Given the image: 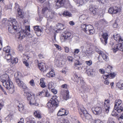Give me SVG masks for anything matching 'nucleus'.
<instances>
[{
	"label": "nucleus",
	"mask_w": 123,
	"mask_h": 123,
	"mask_svg": "<svg viewBox=\"0 0 123 123\" xmlns=\"http://www.w3.org/2000/svg\"><path fill=\"white\" fill-rule=\"evenodd\" d=\"M0 80L4 86L8 90L10 94L13 93L15 91L14 87L12 82L10 80L7 74H3L0 77Z\"/></svg>",
	"instance_id": "1"
},
{
	"label": "nucleus",
	"mask_w": 123,
	"mask_h": 123,
	"mask_svg": "<svg viewBox=\"0 0 123 123\" xmlns=\"http://www.w3.org/2000/svg\"><path fill=\"white\" fill-rule=\"evenodd\" d=\"M57 96H52L51 98L52 100H50L47 103L48 107L50 113H52L56 108L58 106L59 101L56 99Z\"/></svg>",
	"instance_id": "2"
},
{
	"label": "nucleus",
	"mask_w": 123,
	"mask_h": 123,
	"mask_svg": "<svg viewBox=\"0 0 123 123\" xmlns=\"http://www.w3.org/2000/svg\"><path fill=\"white\" fill-rule=\"evenodd\" d=\"M9 25L8 29L9 32L10 33H15L17 31V27L18 24L15 19L10 18L8 20Z\"/></svg>",
	"instance_id": "3"
},
{
	"label": "nucleus",
	"mask_w": 123,
	"mask_h": 123,
	"mask_svg": "<svg viewBox=\"0 0 123 123\" xmlns=\"http://www.w3.org/2000/svg\"><path fill=\"white\" fill-rule=\"evenodd\" d=\"M24 95L27 96V99L29 100L30 105H34L36 106L38 105L39 100H35L34 95H31L25 91H24Z\"/></svg>",
	"instance_id": "4"
},
{
	"label": "nucleus",
	"mask_w": 123,
	"mask_h": 123,
	"mask_svg": "<svg viewBox=\"0 0 123 123\" xmlns=\"http://www.w3.org/2000/svg\"><path fill=\"white\" fill-rule=\"evenodd\" d=\"M80 28L81 30L88 34L92 35L95 32V30L93 27L90 25L82 24Z\"/></svg>",
	"instance_id": "5"
},
{
	"label": "nucleus",
	"mask_w": 123,
	"mask_h": 123,
	"mask_svg": "<svg viewBox=\"0 0 123 123\" xmlns=\"http://www.w3.org/2000/svg\"><path fill=\"white\" fill-rule=\"evenodd\" d=\"M30 31V26H26L24 30L20 31L18 33L19 36L18 38L20 40H22L25 37L26 35H27L28 32Z\"/></svg>",
	"instance_id": "6"
},
{
	"label": "nucleus",
	"mask_w": 123,
	"mask_h": 123,
	"mask_svg": "<svg viewBox=\"0 0 123 123\" xmlns=\"http://www.w3.org/2000/svg\"><path fill=\"white\" fill-rule=\"evenodd\" d=\"M81 115L83 114L85 118L88 120H90L92 119V116L86 111L85 109L83 107H79L78 109Z\"/></svg>",
	"instance_id": "7"
},
{
	"label": "nucleus",
	"mask_w": 123,
	"mask_h": 123,
	"mask_svg": "<svg viewBox=\"0 0 123 123\" xmlns=\"http://www.w3.org/2000/svg\"><path fill=\"white\" fill-rule=\"evenodd\" d=\"M71 33L68 31H66L64 32L60 37V39L62 42H64L69 39L71 35Z\"/></svg>",
	"instance_id": "8"
},
{
	"label": "nucleus",
	"mask_w": 123,
	"mask_h": 123,
	"mask_svg": "<svg viewBox=\"0 0 123 123\" xmlns=\"http://www.w3.org/2000/svg\"><path fill=\"white\" fill-rule=\"evenodd\" d=\"M15 82L18 86L25 90H28V88L26 85L19 78H15Z\"/></svg>",
	"instance_id": "9"
},
{
	"label": "nucleus",
	"mask_w": 123,
	"mask_h": 123,
	"mask_svg": "<svg viewBox=\"0 0 123 123\" xmlns=\"http://www.w3.org/2000/svg\"><path fill=\"white\" fill-rule=\"evenodd\" d=\"M14 8L17 9L18 12V16H17V18H23L24 17L23 13L22 12V10L19 8V5L16 3L15 4Z\"/></svg>",
	"instance_id": "10"
},
{
	"label": "nucleus",
	"mask_w": 123,
	"mask_h": 123,
	"mask_svg": "<svg viewBox=\"0 0 123 123\" xmlns=\"http://www.w3.org/2000/svg\"><path fill=\"white\" fill-rule=\"evenodd\" d=\"M56 5L57 6L56 8H59L64 6V5L68 2V0H56Z\"/></svg>",
	"instance_id": "11"
},
{
	"label": "nucleus",
	"mask_w": 123,
	"mask_h": 123,
	"mask_svg": "<svg viewBox=\"0 0 123 123\" xmlns=\"http://www.w3.org/2000/svg\"><path fill=\"white\" fill-rule=\"evenodd\" d=\"M38 67L41 71L44 73L46 72L48 70V67H46L45 64L42 62L38 64Z\"/></svg>",
	"instance_id": "12"
},
{
	"label": "nucleus",
	"mask_w": 123,
	"mask_h": 123,
	"mask_svg": "<svg viewBox=\"0 0 123 123\" xmlns=\"http://www.w3.org/2000/svg\"><path fill=\"white\" fill-rule=\"evenodd\" d=\"M89 11L91 14L95 15L98 14V8L93 6H90L89 7Z\"/></svg>",
	"instance_id": "13"
},
{
	"label": "nucleus",
	"mask_w": 123,
	"mask_h": 123,
	"mask_svg": "<svg viewBox=\"0 0 123 123\" xmlns=\"http://www.w3.org/2000/svg\"><path fill=\"white\" fill-rule=\"evenodd\" d=\"M120 10V8L118 7L115 6L112 7H111L109 9L108 12L111 14H116Z\"/></svg>",
	"instance_id": "14"
},
{
	"label": "nucleus",
	"mask_w": 123,
	"mask_h": 123,
	"mask_svg": "<svg viewBox=\"0 0 123 123\" xmlns=\"http://www.w3.org/2000/svg\"><path fill=\"white\" fill-rule=\"evenodd\" d=\"M34 30L36 35L38 36H40L42 32V29L39 26L37 25L34 26Z\"/></svg>",
	"instance_id": "15"
},
{
	"label": "nucleus",
	"mask_w": 123,
	"mask_h": 123,
	"mask_svg": "<svg viewBox=\"0 0 123 123\" xmlns=\"http://www.w3.org/2000/svg\"><path fill=\"white\" fill-rule=\"evenodd\" d=\"M105 102L104 104V106L105 108V111L106 113H108L110 109V101L107 100H105Z\"/></svg>",
	"instance_id": "16"
},
{
	"label": "nucleus",
	"mask_w": 123,
	"mask_h": 123,
	"mask_svg": "<svg viewBox=\"0 0 123 123\" xmlns=\"http://www.w3.org/2000/svg\"><path fill=\"white\" fill-rule=\"evenodd\" d=\"M103 38H100V40L102 43L105 45L107 43L108 35L106 33H103L102 35Z\"/></svg>",
	"instance_id": "17"
},
{
	"label": "nucleus",
	"mask_w": 123,
	"mask_h": 123,
	"mask_svg": "<svg viewBox=\"0 0 123 123\" xmlns=\"http://www.w3.org/2000/svg\"><path fill=\"white\" fill-rule=\"evenodd\" d=\"M92 111L94 114L95 115H99L101 113L102 109L101 107H96L94 108H92Z\"/></svg>",
	"instance_id": "18"
},
{
	"label": "nucleus",
	"mask_w": 123,
	"mask_h": 123,
	"mask_svg": "<svg viewBox=\"0 0 123 123\" xmlns=\"http://www.w3.org/2000/svg\"><path fill=\"white\" fill-rule=\"evenodd\" d=\"M118 50L123 51V49L122 44L121 43L117 44L113 49V50L114 53H115Z\"/></svg>",
	"instance_id": "19"
},
{
	"label": "nucleus",
	"mask_w": 123,
	"mask_h": 123,
	"mask_svg": "<svg viewBox=\"0 0 123 123\" xmlns=\"http://www.w3.org/2000/svg\"><path fill=\"white\" fill-rule=\"evenodd\" d=\"M4 59H6L7 61L11 60L12 58V54L10 52L6 53L4 57Z\"/></svg>",
	"instance_id": "20"
},
{
	"label": "nucleus",
	"mask_w": 123,
	"mask_h": 123,
	"mask_svg": "<svg viewBox=\"0 0 123 123\" xmlns=\"http://www.w3.org/2000/svg\"><path fill=\"white\" fill-rule=\"evenodd\" d=\"M115 110L118 113H120L121 112L123 111V106L121 105L120 106H118L116 108H114Z\"/></svg>",
	"instance_id": "21"
},
{
	"label": "nucleus",
	"mask_w": 123,
	"mask_h": 123,
	"mask_svg": "<svg viewBox=\"0 0 123 123\" xmlns=\"http://www.w3.org/2000/svg\"><path fill=\"white\" fill-rule=\"evenodd\" d=\"M65 110L64 109H61L58 112L57 115L58 116H64V112Z\"/></svg>",
	"instance_id": "22"
},
{
	"label": "nucleus",
	"mask_w": 123,
	"mask_h": 123,
	"mask_svg": "<svg viewBox=\"0 0 123 123\" xmlns=\"http://www.w3.org/2000/svg\"><path fill=\"white\" fill-rule=\"evenodd\" d=\"M122 103L120 99L116 100L115 101V105L114 107V108H116V107L119 106Z\"/></svg>",
	"instance_id": "23"
},
{
	"label": "nucleus",
	"mask_w": 123,
	"mask_h": 123,
	"mask_svg": "<svg viewBox=\"0 0 123 123\" xmlns=\"http://www.w3.org/2000/svg\"><path fill=\"white\" fill-rule=\"evenodd\" d=\"M10 61L11 62V65H14L18 62V59L16 58H14L13 59L12 58Z\"/></svg>",
	"instance_id": "24"
},
{
	"label": "nucleus",
	"mask_w": 123,
	"mask_h": 123,
	"mask_svg": "<svg viewBox=\"0 0 123 123\" xmlns=\"http://www.w3.org/2000/svg\"><path fill=\"white\" fill-rule=\"evenodd\" d=\"M78 78L79 80L78 81H76V82L78 83L80 81V83H79V84L80 85H81V86L82 85H85V83L84 81L83 80V79L82 78H80V77H79Z\"/></svg>",
	"instance_id": "25"
},
{
	"label": "nucleus",
	"mask_w": 123,
	"mask_h": 123,
	"mask_svg": "<svg viewBox=\"0 0 123 123\" xmlns=\"http://www.w3.org/2000/svg\"><path fill=\"white\" fill-rule=\"evenodd\" d=\"M101 56L103 59L105 61H107L108 60L109 58L108 56L105 53L102 52V54L100 55Z\"/></svg>",
	"instance_id": "26"
},
{
	"label": "nucleus",
	"mask_w": 123,
	"mask_h": 123,
	"mask_svg": "<svg viewBox=\"0 0 123 123\" xmlns=\"http://www.w3.org/2000/svg\"><path fill=\"white\" fill-rule=\"evenodd\" d=\"M116 75L115 73H111L109 74H108L106 75H105V77H107V78H113Z\"/></svg>",
	"instance_id": "27"
},
{
	"label": "nucleus",
	"mask_w": 123,
	"mask_h": 123,
	"mask_svg": "<svg viewBox=\"0 0 123 123\" xmlns=\"http://www.w3.org/2000/svg\"><path fill=\"white\" fill-rule=\"evenodd\" d=\"M44 79L43 78H41L40 79V82L39 83L41 87L44 88L46 86L45 85V82L44 81Z\"/></svg>",
	"instance_id": "28"
},
{
	"label": "nucleus",
	"mask_w": 123,
	"mask_h": 123,
	"mask_svg": "<svg viewBox=\"0 0 123 123\" xmlns=\"http://www.w3.org/2000/svg\"><path fill=\"white\" fill-rule=\"evenodd\" d=\"M117 86L121 89H123V83L122 82V81H120L117 83Z\"/></svg>",
	"instance_id": "29"
},
{
	"label": "nucleus",
	"mask_w": 123,
	"mask_h": 123,
	"mask_svg": "<svg viewBox=\"0 0 123 123\" xmlns=\"http://www.w3.org/2000/svg\"><path fill=\"white\" fill-rule=\"evenodd\" d=\"M113 36V38L116 41H117L118 40H119L120 36L119 34L115 33L114 35Z\"/></svg>",
	"instance_id": "30"
},
{
	"label": "nucleus",
	"mask_w": 123,
	"mask_h": 123,
	"mask_svg": "<svg viewBox=\"0 0 123 123\" xmlns=\"http://www.w3.org/2000/svg\"><path fill=\"white\" fill-rule=\"evenodd\" d=\"M62 15L64 16H68L69 17L72 16V14L67 11H64Z\"/></svg>",
	"instance_id": "31"
},
{
	"label": "nucleus",
	"mask_w": 123,
	"mask_h": 123,
	"mask_svg": "<svg viewBox=\"0 0 123 123\" xmlns=\"http://www.w3.org/2000/svg\"><path fill=\"white\" fill-rule=\"evenodd\" d=\"M69 92L68 90H66L65 93V96H64V98L66 100L68 99L69 98Z\"/></svg>",
	"instance_id": "32"
},
{
	"label": "nucleus",
	"mask_w": 123,
	"mask_h": 123,
	"mask_svg": "<svg viewBox=\"0 0 123 123\" xmlns=\"http://www.w3.org/2000/svg\"><path fill=\"white\" fill-rule=\"evenodd\" d=\"M55 75L54 73L52 71H50L46 74V76L48 77H52Z\"/></svg>",
	"instance_id": "33"
},
{
	"label": "nucleus",
	"mask_w": 123,
	"mask_h": 123,
	"mask_svg": "<svg viewBox=\"0 0 123 123\" xmlns=\"http://www.w3.org/2000/svg\"><path fill=\"white\" fill-rule=\"evenodd\" d=\"M10 47L9 46H7L4 48L3 50L6 52V53L9 52L11 53V51H10Z\"/></svg>",
	"instance_id": "34"
},
{
	"label": "nucleus",
	"mask_w": 123,
	"mask_h": 123,
	"mask_svg": "<svg viewBox=\"0 0 123 123\" xmlns=\"http://www.w3.org/2000/svg\"><path fill=\"white\" fill-rule=\"evenodd\" d=\"M34 115L38 118H41L40 114L38 111H36L34 113Z\"/></svg>",
	"instance_id": "35"
},
{
	"label": "nucleus",
	"mask_w": 123,
	"mask_h": 123,
	"mask_svg": "<svg viewBox=\"0 0 123 123\" xmlns=\"http://www.w3.org/2000/svg\"><path fill=\"white\" fill-rule=\"evenodd\" d=\"M80 18L81 20H86L87 19V17L85 15H83L80 16Z\"/></svg>",
	"instance_id": "36"
},
{
	"label": "nucleus",
	"mask_w": 123,
	"mask_h": 123,
	"mask_svg": "<svg viewBox=\"0 0 123 123\" xmlns=\"http://www.w3.org/2000/svg\"><path fill=\"white\" fill-rule=\"evenodd\" d=\"M87 73L89 75H93L94 73L93 71V69H88L87 70Z\"/></svg>",
	"instance_id": "37"
},
{
	"label": "nucleus",
	"mask_w": 123,
	"mask_h": 123,
	"mask_svg": "<svg viewBox=\"0 0 123 123\" xmlns=\"http://www.w3.org/2000/svg\"><path fill=\"white\" fill-rule=\"evenodd\" d=\"M45 92V90H43L41 92H39L37 94V95L38 96H43L44 95Z\"/></svg>",
	"instance_id": "38"
},
{
	"label": "nucleus",
	"mask_w": 123,
	"mask_h": 123,
	"mask_svg": "<svg viewBox=\"0 0 123 123\" xmlns=\"http://www.w3.org/2000/svg\"><path fill=\"white\" fill-rule=\"evenodd\" d=\"M19 111L21 113H24L25 112V110L24 107H22L21 108H18Z\"/></svg>",
	"instance_id": "39"
},
{
	"label": "nucleus",
	"mask_w": 123,
	"mask_h": 123,
	"mask_svg": "<svg viewBox=\"0 0 123 123\" xmlns=\"http://www.w3.org/2000/svg\"><path fill=\"white\" fill-rule=\"evenodd\" d=\"M60 25H58L57 28V29L56 31V32L57 33L60 32L62 30H63V29H64V28L62 29L61 27H60Z\"/></svg>",
	"instance_id": "40"
},
{
	"label": "nucleus",
	"mask_w": 123,
	"mask_h": 123,
	"mask_svg": "<svg viewBox=\"0 0 123 123\" xmlns=\"http://www.w3.org/2000/svg\"><path fill=\"white\" fill-rule=\"evenodd\" d=\"M42 11L43 14H44L45 12L47 11H50V10H49L47 8V7H45L42 9Z\"/></svg>",
	"instance_id": "41"
},
{
	"label": "nucleus",
	"mask_w": 123,
	"mask_h": 123,
	"mask_svg": "<svg viewBox=\"0 0 123 123\" xmlns=\"http://www.w3.org/2000/svg\"><path fill=\"white\" fill-rule=\"evenodd\" d=\"M23 48L21 45H20L18 47V50L20 52H22L23 50Z\"/></svg>",
	"instance_id": "42"
},
{
	"label": "nucleus",
	"mask_w": 123,
	"mask_h": 123,
	"mask_svg": "<svg viewBox=\"0 0 123 123\" xmlns=\"http://www.w3.org/2000/svg\"><path fill=\"white\" fill-rule=\"evenodd\" d=\"M106 23V22L104 19H100L98 22L99 23H100L102 24H104L105 23Z\"/></svg>",
	"instance_id": "43"
},
{
	"label": "nucleus",
	"mask_w": 123,
	"mask_h": 123,
	"mask_svg": "<svg viewBox=\"0 0 123 123\" xmlns=\"http://www.w3.org/2000/svg\"><path fill=\"white\" fill-rule=\"evenodd\" d=\"M30 85L32 86H34L35 85V84L34 82V80L32 79L30 81Z\"/></svg>",
	"instance_id": "44"
},
{
	"label": "nucleus",
	"mask_w": 123,
	"mask_h": 123,
	"mask_svg": "<svg viewBox=\"0 0 123 123\" xmlns=\"http://www.w3.org/2000/svg\"><path fill=\"white\" fill-rule=\"evenodd\" d=\"M67 59L69 62H72L73 61V57L71 56H68L67 58Z\"/></svg>",
	"instance_id": "45"
},
{
	"label": "nucleus",
	"mask_w": 123,
	"mask_h": 123,
	"mask_svg": "<svg viewBox=\"0 0 123 123\" xmlns=\"http://www.w3.org/2000/svg\"><path fill=\"white\" fill-rule=\"evenodd\" d=\"M97 1H98L99 3L104 4L106 2L105 0H97Z\"/></svg>",
	"instance_id": "46"
},
{
	"label": "nucleus",
	"mask_w": 123,
	"mask_h": 123,
	"mask_svg": "<svg viewBox=\"0 0 123 123\" xmlns=\"http://www.w3.org/2000/svg\"><path fill=\"white\" fill-rule=\"evenodd\" d=\"M117 21L116 20H115V23L113 24V26L114 28H117L118 27V24L117 22Z\"/></svg>",
	"instance_id": "47"
},
{
	"label": "nucleus",
	"mask_w": 123,
	"mask_h": 123,
	"mask_svg": "<svg viewBox=\"0 0 123 123\" xmlns=\"http://www.w3.org/2000/svg\"><path fill=\"white\" fill-rule=\"evenodd\" d=\"M55 46L56 47L57 49L59 50L60 51L62 50V48L61 47L56 44H55Z\"/></svg>",
	"instance_id": "48"
},
{
	"label": "nucleus",
	"mask_w": 123,
	"mask_h": 123,
	"mask_svg": "<svg viewBox=\"0 0 123 123\" xmlns=\"http://www.w3.org/2000/svg\"><path fill=\"white\" fill-rule=\"evenodd\" d=\"M95 51L98 52L100 55L102 54L103 52L102 51L99 50L97 48H96L95 49Z\"/></svg>",
	"instance_id": "49"
},
{
	"label": "nucleus",
	"mask_w": 123,
	"mask_h": 123,
	"mask_svg": "<svg viewBox=\"0 0 123 123\" xmlns=\"http://www.w3.org/2000/svg\"><path fill=\"white\" fill-rule=\"evenodd\" d=\"M86 63L88 66H90L92 64V62L91 60L86 61Z\"/></svg>",
	"instance_id": "50"
},
{
	"label": "nucleus",
	"mask_w": 123,
	"mask_h": 123,
	"mask_svg": "<svg viewBox=\"0 0 123 123\" xmlns=\"http://www.w3.org/2000/svg\"><path fill=\"white\" fill-rule=\"evenodd\" d=\"M81 64V63L78 60H76V62L75 63V66H76L77 65H80Z\"/></svg>",
	"instance_id": "51"
},
{
	"label": "nucleus",
	"mask_w": 123,
	"mask_h": 123,
	"mask_svg": "<svg viewBox=\"0 0 123 123\" xmlns=\"http://www.w3.org/2000/svg\"><path fill=\"white\" fill-rule=\"evenodd\" d=\"M51 92L55 94L57 93V91L54 88H52L51 89Z\"/></svg>",
	"instance_id": "52"
},
{
	"label": "nucleus",
	"mask_w": 123,
	"mask_h": 123,
	"mask_svg": "<svg viewBox=\"0 0 123 123\" xmlns=\"http://www.w3.org/2000/svg\"><path fill=\"white\" fill-rule=\"evenodd\" d=\"M81 87L82 88L84 91H86L87 90V88L85 86V85H82L81 86Z\"/></svg>",
	"instance_id": "53"
},
{
	"label": "nucleus",
	"mask_w": 123,
	"mask_h": 123,
	"mask_svg": "<svg viewBox=\"0 0 123 123\" xmlns=\"http://www.w3.org/2000/svg\"><path fill=\"white\" fill-rule=\"evenodd\" d=\"M111 115L112 116H117L118 115L117 113L116 112H115L114 111H113L112 112Z\"/></svg>",
	"instance_id": "54"
},
{
	"label": "nucleus",
	"mask_w": 123,
	"mask_h": 123,
	"mask_svg": "<svg viewBox=\"0 0 123 123\" xmlns=\"http://www.w3.org/2000/svg\"><path fill=\"white\" fill-rule=\"evenodd\" d=\"M65 51L66 53H68L69 51L68 48L67 47H64Z\"/></svg>",
	"instance_id": "55"
},
{
	"label": "nucleus",
	"mask_w": 123,
	"mask_h": 123,
	"mask_svg": "<svg viewBox=\"0 0 123 123\" xmlns=\"http://www.w3.org/2000/svg\"><path fill=\"white\" fill-rule=\"evenodd\" d=\"M74 77H75V78H76L77 79L76 80V81H78V80H79L78 78V77H78V75L77 74H74Z\"/></svg>",
	"instance_id": "56"
},
{
	"label": "nucleus",
	"mask_w": 123,
	"mask_h": 123,
	"mask_svg": "<svg viewBox=\"0 0 123 123\" xmlns=\"http://www.w3.org/2000/svg\"><path fill=\"white\" fill-rule=\"evenodd\" d=\"M48 88L49 89H51L52 88H53V86L52 85V84H49Z\"/></svg>",
	"instance_id": "57"
},
{
	"label": "nucleus",
	"mask_w": 123,
	"mask_h": 123,
	"mask_svg": "<svg viewBox=\"0 0 123 123\" xmlns=\"http://www.w3.org/2000/svg\"><path fill=\"white\" fill-rule=\"evenodd\" d=\"M67 85L66 84L63 85L61 86V87L63 88L66 89L67 88Z\"/></svg>",
	"instance_id": "58"
},
{
	"label": "nucleus",
	"mask_w": 123,
	"mask_h": 123,
	"mask_svg": "<svg viewBox=\"0 0 123 123\" xmlns=\"http://www.w3.org/2000/svg\"><path fill=\"white\" fill-rule=\"evenodd\" d=\"M58 25H60V27H61V28L62 29V28L63 27V25L62 24H61V23H58L57 25V27H58Z\"/></svg>",
	"instance_id": "59"
},
{
	"label": "nucleus",
	"mask_w": 123,
	"mask_h": 123,
	"mask_svg": "<svg viewBox=\"0 0 123 123\" xmlns=\"http://www.w3.org/2000/svg\"><path fill=\"white\" fill-rule=\"evenodd\" d=\"M45 96L46 97H48L50 96V94L47 91L45 92Z\"/></svg>",
	"instance_id": "60"
},
{
	"label": "nucleus",
	"mask_w": 123,
	"mask_h": 123,
	"mask_svg": "<svg viewBox=\"0 0 123 123\" xmlns=\"http://www.w3.org/2000/svg\"><path fill=\"white\" fill-rule=\"evenodd\" d=\"M38 56L39 58L40 59H42L44 58V56L43 55L41 54H39L38 55Z\"/></svg>",
	"instance_id": "61"
},
{
	"label": "nucleus",
	"mask_w": 123,
	"mask_h": 123,
	"mask_svg": "<svg viewBox=\"0 0 123 123\" xmlns=\"http://www.w3.org/2000/svg\"><path fill=\"white\" fill-rule=\"evenodd\" d=\"M79 52V50L78 49H75L74 50V53L76 54H78Z\"/></svg>",
	"instance_id": "62"
},
{
	"label": "nucleus",
	"mask_w": 123,
	"mask_h": 123,
	"mask_svg": "<svg viewBox=\"0 0 123 123\" xmlns=\"http://www.w3.org/2000/svg\"><path fill=\"white\" fill-rule=\"evenodd\" d=\"M95 123H103L102 122L100 121L99 120H95Z\"/></svg>",
	"instance_id": "63"
},
{
	"label": "nucleus",
	"mask_w": 123,
	"mask_h": 123,
	"mask_svg": "<svg viewBox=\"0 0 123 123\" xmlns=\"http://www.w3.org/2000/svg\"><path fill=\"white\" fill-rule=\"evenodd\" d=\"M23 63L26 66H28L29 65L28 63L26 61H23Z\"/></svg>",
	"instance_id": "64"
}]
</instances>
